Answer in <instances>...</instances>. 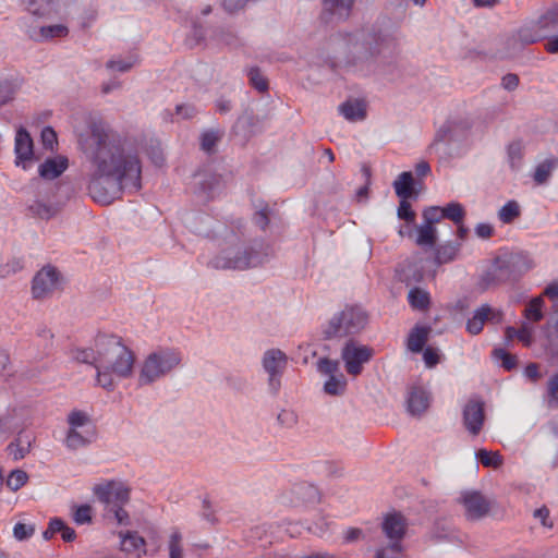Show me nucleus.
Returning <instances> with one entry per match:
<instances>
[{"mask_svg":"<svg viewBox=\"0 0 558 558\" xmlns=\"http://www.w3.org/2000/svg\"><path fill=\"white\" fill-rule=\"evenodd\" d=\"M423 359L427 367H434L439 362V355L436 349L427 347L423 351Z\"/></svg>","mask_w":558,"mask_h":558,"instance_id":"nucleus-62","label":"nucleus"},{"mask_svg":"<svg viewBox=\"0 0 558 558\" xmlns=\"http://www.w3.org/2000/svg\"><path fill=\"white\" fill-rule=\"evenodd\" d=\"M434 247L435 263L437 265H442L456 259L461 250V243L457 241H447L444 244Z\"/></svg>","mask_w":558,"mask_h":558,"instance_id":"nucleus-28","label":"nucleus"},{"mask_svg":"<svg viewBox=\"0 0 558 558\" xmlns=\"http://www.w3.org/2000/svg\"><path fill=\"white\" fill-rule=\"evenodd\" d=\"M317 369L329 377L324 384V391L327 395L341 396L344 393L347 379L340 372L339 361L322 357L317 363Z\"/></svg>","mask_w":558,"mask_h":558,"instance_id":"nucleus-11","label":"nucleus"},{"mask_svg":"<svg viewBox=\"0 0 558 558\" xmlns=\"http://www.w3.org/2000/svg\"><path fill=\"white\" fill-rule=\"evenodd\" d=\"M547 398L550 408L558 407V373L554 374L547 384Z\"/></svg>","mask_w":558,"mask_h":558,"instance_id":"nucleus-55","label":"nucleus"},{"mask_svg":"<svg viewBox=\"0 0 558 558\" xmlns=\"http://www.w3.org/2000/svg\"><path fill=\"white\" fill-rule=\"evenodd\" d=\"M498 219L505 223L510 225L521 216V208L517 201H508L499 210Z\"/></svg>","mask_w":558,"mask_h":558,"instance_id":"nucleus-37","label":"nucleus"},{"mask_svg":"<svg viewBox=\"0 0 558 558\" xmlns=\"http://www.w3.org/2000/svg\"><path fill=\"white\" fill-rule=\"evenodd\" d=\"M31 448V440L23 439L22 435H20L16 439V442H11L8 446V450L13 456L14 460L23 459L28 452Z\"/></svg>","mask_w":558,"mask_h":558,"instance_id":"nucleus-47","label":"nucleus"},{"mask_svg":"<svg viewBox=\"0 0 558 558\" xmlns=\"http://www.w3.org/2000/svg\"><path fill=\"white\" fill-rule=\"evenodd\" d=\"M543 305L542 296L533 298L524 308V317L534 323L541 322L544 318Z\"/></svg>","mask_w":558,"mask_h":558,"instance_id":"nucleus-41","label":"nucleus"},{"mask_svg":"<svg viewBox=\"0 0 558 558\" xmlns=\"http://www.w3.org/2000/svg\"><path fill=\"white\" fill-rule=\"evenodd\" d=\"M15 165L27 169V162L34 159V142L28 131L21 126L15 134Z\"/></svg>","mask_w":558,"mask_h":558,"instance_id":"nucleus-19","label":"nucleus"},{"mask_svg":"<svg viewBox=\"0 0 558 558\" xmlns=\"http://www.w3.org/2000/svg\"><path fill=\"white\" fill-rule=\"evenodd\" d=\"M471 128L472 124L469 119L448 120L436 132L434 142L430 144L429 149H433L441 142L453 143L462 141Z\"/></svg>","mask_w":558,"mask_h":558,"instance_id":"nucleus-13","label":"nucleus"},{"mask_svg":"<svg viewBox=\"0 0 558 558\" xmlns=\"http://www.w3.org/2000/svg\"><path fill=\"white\" fill-rule=\"evenodd\" d=\"M345 69L364 76L375 74L386 58V52L396 46V38L377 24L349 33H339Z\"/></svg>","mask_w":558,"mask_h":558,"instance_id":"nucleus-1","label":"nucleus"},{"mask_svg":"<svg viewBox=\"0 0 558 558\" xmlns=\"http://www.w3.org/2000/svg\"><path fill=\"white\" fill-rule=\"evenodd\" d=\"M510 168L518 170L521 167L523 159V145L520 141L512 142L507 148Z\"/></svg>","mask_w":558,"mask_h":558,"instance_id":"nucleus-43","label":"nucleus"},{"mask_svg":"<svg viewBox=\"0 0 558 558\" xmlns=\"http://www.w3.org/2000/svg\"><path fill=\"white\" fill-rule=\"evenodd\" d=\"M531 268V260L522 253L500 255L494 258L492 266L481 276L478 284L487 290L517 282Z\"/></svg>","mask_w":558,"mask_h":558,"instance_id":"nucleus-5","label":"nucleus"},{"mask_svg":"<svg viewBox=\"0 0 558 558\" xmlns=\"http://www.w3.org/2000/svg\"><path fill=\"white\" fill-rule=\"evenodd\" d=\"M557 167L558 158L551 157L544 160L535 168V172L533 175L534 181L537 184H545L550 178L553 170L556 169Z\"/></svg>","mask_w":558,"mask_h":558,"instance_id":"nucleus-35","label":"nucleus"},{"mask_svg":"<svg viewBox=\"0 0 558 558\" xmlns=\"http://www.w3.org/2000/svg\"><path fill=\"white\" fill-rule=\"evenodd\" d=\"M35 532L33 525H27L25 523H16L13 529V535L19 541H24L29 538Z\"/></svg>","mask_w":558,"mask_h":558,"instance_id":"nucleus-58","label":"nucleus"},{"mask_svg":"<svg viewBox=\"0 0 558 558\" xmlns=\"http://www.w3.org/2000/svg\"><path fill=\"white\" fill-rule=\"evenodd\" d=\"M373 355V348L360 344L353 338L348 339L341 349V359L344 362L345 371L352 376L360 375L363 371V365L368 363Z\"/></svg>","mask_w":558,"mask_h":558,"instance_id":"nucleus-9","label":"nucleus"},{"mask_svg":"<svg viewBox=\"0 0 558 558\" xmlns=\"http://www.w3.org/2000/svg\"><path fill=\"white\" fill-rule=\"evenodd\" d=\"M257 0H222L223 9L229 13H235L246 7L250 2H256Z\"/></svg>","mask_w":558,"mask_h":558,"instance_id":"nucleus-60","label":"nucleus"},{"mask_svg":"<svg viewBox=\"0 0 558 558\" xmlns=\"http://www.w3.org/2000/svg\"><path fill=\"white\" fill-rule=\"evenodd\" d=\"M93 492L97 499L104 504L106 508L126 505L130 500V489L123 484L117 483L114 481L95 485Z\"/></svg>","mask_w":558,"mask_h":558,"instance_id":"nucleus-12","label":"nucleus"},{"mask_svg":"<svg viewBox=\"0 0 558 558\" xmlns=\"http://www.w3.org/2000/svg\"><path fill=\"white\" fill-rule=\"evenodd\" d=\"M402 545L399 542H391L387 546L378 548L374 558H402Z\"/></svg>","mask_w":558,"mask_h":558,"instance_id":"nucleus-49","label":"nucleus"},{"mask_svg":"<svg viewBox=\"0 0 558 558\" xmlns=\"http://www.w3.org/2000/svg\"><path fill=\"white\" fill-rule=\"evenodd\" d=\"M441 208L444 218L451 220L454 225H460L463 222L465 217V209L460 203L450 202Z\"/></svg>","mask_w":558,"mask_h":558,"instance_id":"nucleus-40","label":"nucleus"},{"mask_svg":"<svg viewBox=\"0 0 558 558\" xmlns=\"http://www.w3.org/2000/svg\"><path fill=\"white\" fill-rule=\"evenodd\" d=\"M141 187L142 183L138 180H124L121 175L101 172L95 168L87 186L90 197L102 205L111 204L124 190L137 192Z\"/></svg>","mask_w":558,"mask_h":558,"instance_id":"nucleus-7","label":"nucleus"},{"mask_svg":"<svg viewBox=\"0 0 558 558\" xmlns=\"http://www.w3.org/2000/svg\"><path fill=\"white\" fill-rule=\"evenodd\" d=\"M410 305L415 310H426L430 304L429 293L421 288L413 287L408 294Z\"/></svg>","mask_w":558,"mask_h":558,"instance_id":"nucleus-38","label":"nucleus"},{"mask_svg":"<svg viewBox=\"0 0 558 558\" xmlns=\"http://www.w3.org/2000/svg\"><path fill=\"white\" fill-rule=\"evenodd\" d=\"M462 418L466 430L473 436L478 435L485 420L484 402L477 399L469 400L463 408Z\"/></svg>","mask_w":558,"mask_h":558,"instance_id":"nucleus-15","label":"nucleus"},{"mask_svg":"<svg viewBox=\"0 0 558 558\" xmlns=\"http://www.w3.org/2000/svg\"><path fill=\"white\" fill-rule=\"evenodd\" d=\"M73 520L76 524H88L93 521V508L89 505L74 507Z\"/></svg>","mask_w":558,"mask_h":558,"instance_id":"nucleus-51","label":"nucleus"},{"mask_svg":"<svg viewBox=\"0 0 558 558\" xmlns=\"http://www.w3.org/2000/svg\"><path fill=\"white\" fill-rule=\"evenodd\" d=\"M89 421V417L86 413L75 410L72 411L68 416V423L70 428L77 429V427L85 426Z\"/></svg>","mask_w":558,"mask_h":558,"instance_id":"nucleus-57","label":"nucleus"},{"mask_svg":"<svg viewBox=\"0 0 558 558\" xmlns=\"http://www.w3.org/2000/svg\"><path fill=\"white\" fill-rule=\"evenodd\" d=\"M262 365L268 374V390L274 397L278 396L281 389V377L288 365V357L280 349L265 351Z\"/></svg>","mask_w":558,"mask_h":558,"instance_id":"nucleus-10","label":"nucleus"},{"mask_svg":"<svg viewBox=\"0 0 558 558\" xmlns=\"http://www.w3.org/2000/svg\"><path fill=\"white\" fill-rule=\"evenodd\" d=\"M461 502L469 520H480L486 517L490 510V501L476 490L463 493Z\"/></svg>","mask_w":558,"mask_h":558,"instance_id":"nucleus-16","label":"nucleus"},{"mask_svg":"<svg viewBox=\"0 0 558 558\" xmlns=\"http://www.w3.org/2000/svg\"><path fill=\"white\" fill-rule=\"evenodd\" d=\"M477 460L488 468H498L502 464V458L498 452H492L486 449H480L476 452Z\"/></svg>","mask_w":558,"mask_h":558,"instance_id":"nucleus-48","label":"nucleus"},{"mask_svg":"<svg viewBox=\"0 0 558 558\" xmlns=\"http://www.w3.org/2000/svg\"><path fill=\"white\" fill-rule=\"evenodd\" d=\"M93 432L80 433L77 429L69 428L65 438V446L70 450H77L86 447L92 442Z\"/></svg>","mask_w":558,"mask_h":558,"instance_id":"nucleus-33","label":"nucleus"},{"mask_svg":"<svg viewBox=\"0 0 558 558\" xmlns=\"http://www.w3.org/2000/svg\"><path fill=\"white\" fill-rule=\"evenodd\" d=\"M368 324L367 312L359 305H345L322 326L325 340L353 338L362 332Z\"/></svg>","mask_w":558,"mask_h":558,"instance_id":"nucleus-6","label":"nucleus"},{"mask_svg":"<svg viewBox=\"0 0 558 558\" xmlns=\"http://www.w3.org/2000/svg\"><path fill=\"white\" fill-rule=\"evenodd\" d=\"M424 276L425 271L422 258L405 259L398 264L396 268V278L408 287L421 283Z\"/></svg>","mask_w":558,"mask_h":558,"instance_id":"nucleus-18","label":"nucleus"},{"mask_svg":"<svg viewBox=\"0 0 558 558\" xmlns=\"http://www.w3.org/2000/svg\"><path fill=\"white\" fill-rule=\"evenodd\" d=\"M24 8L38 17H50L59 13L61 5H66V0H22Z\"/></svg>","mask_w":558,"mask_h":558,"instance_id":"nucleus-24","label":"nucleus"},{"mask_svg":"<svg viewBox=\"0 0 558 558\" xmlns=\"http://www.w3.org/2000/svg\"><path fill=\"white\" fill-rule=\"evenodd\" d=\"M28 210L34 217L49 220L58 214L59 208L53 204L35 201L32 205L28 206Z\"/></svg>","mask_w":558,"mask_h":558,"instance_id":"nucleus-36","label":"nucleus"},{"mask_svg":"<svg viewBox=\"0 0 558 558\" xmlns=\"http://www.w3.org/2000/svg\"><path fill=\"white\" fill-rule=\"evenodd\" d=\"M430 328L427 326H415L408 337V349L414 353L423 351L424 345L428 339Z\"/></svg>","mask_w":558,"mask_h":558,"instance_id":"nucleus-31","label":"nucleus"},{"mask_svg":"<svg viewBox=\"0 0 558 558\" xmlns=\"http://www.w3.org/2000/svg\"><path fill=\"white\" fill-rule=\"evenodd\" d=\"M392 185L399 198L416 199L422 182L415 180L411 171H404L398 175Z\"/></svg>","mask_w":558,"mask_h":558,"instance_id":"nucleus-23","label":"nucleus"},{"mask_svg":"<svg viewBox=\"0 0 558 558\" xmlns=\"http://www.w3.org/2000/svg\"><path fill=\"white\" fill-rule=\"evenodd\" d=\"M417 238L415 243L422 247H434L437 242V229L434 226L421 225L416 228Z\"/></svg>","mask_w":558,"mask_h":558,"instance_id":"nucleus-34","label":"nucleus"},{"mask_svg":"<svg viewBox=\"0 0 558 558\" xmlns=\"http://www.w3.org/2000/svg\"><path fill=\"white\" fill-rule=\"evenodd\" d=\"M69 160L64 156L47 158L38 168L39 175L45 180L59 178L68 168Z\"/></svg>","mask_w":558,"mask_h":558,"instance_id":"nucleus-26","label":"nucleus"},{"mask_svg":"<svg viewBox=\"0 0 558 558\" xmlns=\"http://www.w3.org/2000/svg\"><path fill=\"white\" fill-rule=\"evenodd\" d=\"M60 272L56 267L46 266L33 278L32 293L34 299H43L52 293L59 286Z\"/></svg>","mask_w":558,"mask_h":558,"instance_id":"nucleus-14","label":"nucleus"},{"mask_svg":"<svg viewBox=\"0 0 558 558\" xmlns=\"http://www.w3.org/2000/svg\"><path fill=\"white\" fill-rule=\"evenodd\" d=\"M175 112L183 119H192L197 114V109L193 105L183 104L175 107Z\"/></svg>","mask_w":558,"mask_h":558,"instance_id":"nucleus-63","label":"nucleus"},{"mask_svg":"<svg viewBox=\"0 0 558 558\" xmlns=\"http://www.w3.org/2000/svg\"><path fill=\"white\" fill-rule=\"evenodd\" d=\"M137 61V57L131 54L124 59H111L106 63V68L108 70L118 71L121 73L130 71Z\"/></svg>","mask_w":558,"mask_h":558,"instance_id":"nucleus-45","label":"nucleus"},{"mask_svg":"<svg viewBox=\"0 0 558 558\" xmlns=\"http://www.w3.org/2000/svg\"><path fill=\"white\" fill-rule=\"evenodd\" d=\"M430 395L418 385L411 386L407 396V410L412 416H421L429 407Z\"/></svg>","mask_w":558,"mask_h":558,"instance_id":"nucleus-21","label":"nucleus"},{"mask_svg":"<svg viewBox=\"0 0 558 558\" xmlns=\"http://www.w3.org/2000/svg\"><path fill=\"white\" fill-rule=\"evenodd\" d=\"M545 38L544 32L541 29L536 20L529 25L522 26L512 39L521 46H527L538 43Z\"/></svg>","mask_w":558,"mask_h":558,"instance_id":"nucleus-27","label":"nucleus"},{"mask_svg":"<svg viewBox=\"0 0 558 558\" xmlns=\"http://www.w3.org/2000/svg\"><path fill=\"white\" fill-rule=\"evenodd\" d=\"M94 345L98 353L97 384L107 391L114 390V378L125 379L132 376L135 354L126 347L122 338L116 335L98 333Z\"/></svg>","mask_w":558,"mask_h":558,"instance_id":"nucleus-3","label":"nucleus"},{"mask_svg":"<svg viewBox=\"0 0 558 558\" xmlns=\"http://www.w3.org/2000/svg\"><path fill=\"white\" fill-rule=\"evenodd\" d=\"M493 356L496 359V360H500L501 361V366L506 369V371H512L517 367L518 365V360H517V356L507 352L505 349L502 348H496L493 350Z\"/></svg>","mask_w":558,"mask_h":558,"instance_id":"nucleus-50","label":"nucleus"},{"mask_svg":"<svg viewBox=\"0 0 558 558\" xmlns=\"http://www.w3.org/2000/svg\"><path fill=\"white\" fill-rule=\"evenodd\" d=\"M502 313L490 307L488 304H483L474 311V314L466 322V331L471 335H478L486 322L500 323Z\"/></svg>","mask_w":558,"mask_h":558,"instance_id":"nucleus-20","label":"nucleus"},{"mask_svg":"<svg viewBox=\"0 0 558 558\" xmlns=\"http://www.w3.org/2000/svg\"><path fill=\"white\" fill-rule=\"evenodd\" d=\"M223 129L217 128L205 130L199 136L201 149L208 155L215 154L216 146L223 138Z\"/></svg>","mask_w":558,"mask_h":558,"instance_id":"nucleus-30","label":"nucleus"},{"mask_svg":"<svg viewBox=\"0 0 558 558\" xmlns=\"http://www.w3.org/2000/svg\"><path fill=\"white\" fill-rule=\"evenodd\" d=\"M339 112L349 121H360L366 117V107L362 100H347L339 106Z\"/></svg>","mask_w":558,"mask_h":558,"instance_id":"nucleus-29","label":"nucleus"},{"mask_svg":"<svg viewBox=\"0 0 558 558\" xmlns=\"http://www.w3.org/2000/svg\"><path fill=\"white\" fill-rule=\"evenodd\" d=\"M323 10L320 20L328 24L333 20L339 22L347 21L352 12L355 0H322Z\"/></svg>","mask_w":558,"mask_h":558,"instance_id":"nucleus-17","label":"nucleus"},{"mask_svg":"<svg viewBox=\"0 0 558 558\" xmlns=\"http://www.w3.org/2000/svg\"><path fill=\"white\" fill-rule=\"evenodd\" d=\"M145 546V539L137 533L129 532L121 541V549L126 553H137L141 557L140 550Z\"/></svg>","mask_w":558,"mask_h":558,"instance_id":"nucleus-39","label":"nucleus"},{"mask_svg":"<svg viewBox=\"0 0 558 558\" xmlns=\"http://www.w3.org/2000/svg\"><path fill=\"white\" fill-rule=\"evenodd\" d=\"M181 542L182 534L174 530L169 541V558H183Z\"/></svg>","mask_w":558,"mask_h":558,"instance_id":"nucleus-53","label":"nucleus"},{"mask_svg":"<svg viewBox=\"0 0 558 558\" xmlns=\"http://www.w3.org/2000/svg\"><path fill=\"white\" fill-rule=\"evenodd\" d=\"M13 99V87L9 82H0V108Z\"/></svg>","mask_w":558,"mask_h":558,"instance_id":"nucleus-61","label":"nucleus"},{"mask_svg":"<svg viewBox=\"0 0 558 558\" xmlns=\"http://www.w3.org/2000/svg\"><path fill=\"white\" fill-rule=\"evenodd\" d=\"M69 34V28L63 24L41 26L39 28V36L41 40H50L53 38L65 37Z\"/></svg>","mask_w":558,"mask_h":558,"instance_id":"nucleus-44","label":"nucleus"},{"mask_svg":"<svg viewBox=\"0 0 558 558\" xmlns=\"http://www.w3.org/2000/svg\"><path fill=\"white\" fill-rule=\"evenodd\" d=\"M519 76L514 73H508L501 78V86L509 92L514 90L519 86Z\"/></svg>","mask_w":558,"mask_h":558,"instance_id":"nucleus-64","label":"nucleus"},{"mask_svg":"<svg viewBox=\"0 0 558 558\" xmlns=\"http://www.w3.org/2000/svg\"><path fill=\"white\" fill-rule=\"evenodd\" d=\"M408 522L401 512H392L385 515L381 529L387 538L391 542H399L405 535Z\"/></svg>","mask_w":558,"mask_h":558,"instance_id":"nucleus-22","label":"nucleus"},{"mask_svg":"<svg viewBox=\"0 0 558 558\" xmlns=\"http://www.w3.org/2000/svg\"><path fill=\"white\" fill-rule=\"evenodd\" d=\"M92 163L101 172L121 175L124 180H142V165L137 153L124 142L110 135L108 126L100 120L88 124Z\"/></svg>","mask_w":558,"mask_h":558,"instance_id":"nucleus-2","label":"nucleus"},{"mask_svg":"<svg viewBox=\"0 0 558 558\" xmlns=\"http://www.w3.org/2000/svg\"><path fill=\"white\" fill-rule=\"evenodd\" d=\"M250 84L259 93H265L268 90V80L263 75L260 70L256 66L251 68L247 73Z\"/></svg>","mask_w":558,"mask_h":558,"instance_id":"nucleus-46","label":"nucleus"},{"mask_svg":"<svg viewBox=\"0 0 558 558\" xmlns=\"http://www.w3.org/2000/svg\"><path fill=\"white\" fill-rule=\"evenodd\" d=\"M442 208L439 206H430L423 210V218L424 223L434 226L435 223L439 222L444 216H442Z\"/></svg>","mask_w":558,"mask_h":558,"instance_id":"nucleus-56","label":"nucleus"},{"mask_svg":"<svg viewBox=\"0 0 558 558\" xmlns=\"http://www.w3.org/2000/svg\"><path fill=\"white\" fill-rule=\"evenodd\" d=\"M41 142L45 148L53 149V145L57 144V133L51 126H46L41 131Z\"/></svg>","mask_w":558,"mask_h":558,"instance_id":"nucleus-59","label":"nucleus"},{"mask_svg":"<svg viewBox=\"0 0 558 558\" xmlns=\"http://www.w3.org/2000/svg\"><path fill=\"white\" fill-rule=\"evenodd\" d=\"M28 480V475L23 470H13L7 480V485L12 490H19L21 487H23Z\"/></svg>","mask_w":558,"mask_h":558,"instance_id":"nucleus-52","label":"nucleus"},{"mask_svg":"<svg viewBox=\"0 0 558 558\" xmlns=\"http://www.w3.org/2000/svg\"><path fill=\"white\" fill-rule=\"evenodd\" d=\"M397 215L399 219L404 220L408 223H413L416 217V214L412 209L411 204L405 198H400Z\"/></svg>","mask_w":558,"mask_h":558,"instance_id":"nucleus-54","label":"nucleus"},{"mask_svg":"<svg viewBox=\"0 0 558 558\" xmlns=\"http://www.w3.org/2000/svg\"><path fill=\"white\" fill-rule=\"evenodd\" d=\"M271 256V246L260 239H254L227 245L208 262V266L214 269L245 270L264 265Z\"/></svg>","mask_w":558,"mask_h":558,"instance_id":"nucleus-4","label":"nucleus"},{"mask_svg":"<svg viewBox=\"0 0 558 558\" xmlns=\"http://www.w3.org/2000/svg\"><path fill=\"white\" fill-rule=\"evenodd\" d=\"M221 177L211 171L202 170L194 175V189L195 193L209 197L216 191L220 184Z\"/></svg>","mask_w":558,"mask_h":558,"instance_id":"nucleus-25","label":"nucleus"},{"mask_svg":"<svg viewBox=\"0 0 558 558\" xmlns=\"http://www.w3.org/2000/svg\"><path fill=\"white\" fill-rule=\"evenodd\" d=\"M537 22L546 38L558 32V3L547 9Z\"/></svg>","mask_w":558,"mask_h":558,"instance_id":"nucleus-32","label":"nucleus"},{"mask_svg":"<svg viewBox=\"0 0 558 558\" xmlns=\"http://www.w3.org/2000/svg\"><path fill=\"white\" fill-rule=\"evenodd\" d=\"M71 355L74 361L80 363L90 364L94 367L98 364V353L96 352V348H76L71 351Z\"/></svg>","mask_w":558,"mask_h":558,"instance_id":"nucleus-42","label":"nucleus"},{"mask_svg":"<svg viewBox=\"0 0 558 558\" xmlns=\"http://www.w3.org/2000/svg\"><path fill=\"white\" fill-rule=\"evenodd\" d=\"M182 361L181 353L175 349L161 348L149 353L140 371L138 385L147 386L170 374Z\"/></svg>","mask_w":558,"mask_h":558,"instance_id":"nucleus-8","label":"nucleus"}]
</instances>
